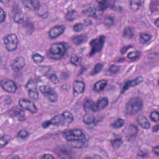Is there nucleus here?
<instances>
[{"mask_svg":"<svg viewBox=\"0 0 159 159\" xmlns=\"http://www.w3.org/2000/svg\"><path fill=\"white\" fill-rule=\"evenodd\" d=\"M123 36L128 39H132L134 36L133 29L129 27L125 28L123 30Z\"/></svg>","mask_w":159,"mask_h":159,"instance_id":"5701e85b","label":"nucleus"},{"mask_svg":"<svg viewBox=\"0 0 159 159\" xmlns=\"http://www.w3.org/2000/svg\"><path fill=\"white\" fill-rule=\"evenodd\" d=\"M46 96L48 100L51 102H56L58 100V95L56 91L53 90Z\"/></svg>","mask_w":159,"mask_h":159,"instance_id":"a211bd4d","label":"nucleus"},{"mask_svg":"<svg viewBox=\"0 0 159 159\" xmlns=\"http://www.w3.org/2000/svg\"><path fill=\"white\" fill-rule=\"evenodd\" d=\"M22 111L21 109L18 107L15 106L9 111V113L12 116H16L20 114Z\"/></svg>","mask_w":159,"mask_h":159,"instance_id":"393cba45","label":"nucleus"},{"mask_svg":"<svg viewBox=\"0 0 159 159\" xmlns=\"http://www.w3.org/2000/svg\"><path fill=\"white\" fill-rule=\"evenodd\" d=\"M84 122L86 124H92L95 126L97 122H95L94 117L92 116L85 115L83 118Z\"/></svg>","mask_w":159,"mask_h":159,"instance_id":"aec40b11","label":"nucleus"},{"mask_svg":"<svg viewBox=\"0 0 159 159\" xmlns=\"http://www.w3.org/2000/svg\"><path fill=\"white\" fill-rule=\"evenodd\" d=\"M124 124V120L121 119H118L111 123V125L113 128L117 129L121 127Z\"/></svg>","mask_w":159,"mask_h":159,"instance_id":"b1692460","label":"nucleus"},{"mask_svg":"<svg viewBox=\"0 0 159 159\" xmlns=\"http://www.w3.org/2000/svg\"><path fill=\"white\" fill-rule=\"evenodd\" d=\"M5 18V14L3 10L0 8V22H3Z\"/></svg>","mask_w":159,"mask_h":159,"instance_id":"8fccbe9b","label":"nucleus"},{"mask_svg":"<svg viewBox=\"0 0 159 159\" xmlns=\"http://www.w3.org/2000/svg\"><path fill=\"white\" fill-rule=\"evenodd\" d=\"M50 78L53 84H56L58 83L57 77L55 74L51 75L50 76Z\"/></svg>","mask_w":159,"mask_h":159,"instance_id":"09e8293b","label":"nucleus"},{"mask_svg":"<svg viewBox=\"0 0 159 159\" xmlns=\"http://www.w3.org/2000/svg\"><path fill=\"white\" fill-rule=\"evenodd\" d=\"M152 35L148 34H143L141 35L140 38V42L142 44H145L149 41L151 39Z\"/></svg>","mask_w":159,"mask_h":159,"instance_id":"cd10ccee","label":"nucleus"},{"mask_svg":"<svg viewBox=\"0 0 159 159\" xmlns=\"http://www.w3.org/2000/svg\"><path fill=\"white\" fill-rule=\"evenodd\" d=\"M63 136L67 141L75 142V148H80L84 144L86 139L84 135L79 130H69L63 134Z\"/></svg>","mask_w":159,"mask_h":159,"instance_id":"f03ea898","label":"nucleus"},{"mask_svg":"<svg viewBox=\"0 0 159 159\" xmlns=\"http://www.w3.org/2000/svg\"><path fill=\"white\" fill-rule=\"evenodd\" d=\"M141 52L138 51H132L129 52L127 55L128 58L133 61H135L140 58Z\"/></svg>","mask_w":159,"mask_h":159,"instance_id":"dca6fc26","label":"nucleus"},{"mask_svg":"<svg viewBox=\"0 0 159 159\" xmlns=\"http://www.w3.org/2000/svg\"><path fill=\"white\" fill-rule=\"evenodd\" d=\"M107 81L104 80L97 82L94 85V90L98 92L102 91L107 85Z\"/></svg>","mask_w":159,"mask_h":159,"instance_id":"2eb2a0df","label":"nucleus"},{"mask_svg":"<svg viewBox=\"0 0 159 159\" xmlns=\"http://www.w3.org/2000/svg\"><path fill=\"white\" fill-rule=\"evenodd\" d=\"M67 44L56 43L53 44L50 49V52L53 55H58L59 57L54 58L56 60H59L64 57L67 54Z\"/></svg>","mask_w":159,"mask_h":159,"instance_id":"7ed1b4c3","label":"nucleus"},{"mask_svg":"<svg viewBox=\"0 0 159 159\" xmlns=\"http://www.w3.org/2000/svg\"><path fill=\"white\" fill-rule=\"evenodd\" d=\"M80 70V74H82V73L84 71L86 70V68L84 66H81Z\"/></svg>","mask_w":159,"mask_h":159,"instance_id":"69168bd1","label":"nucleus"},{"mask_svg":"<svg viewBox=\"0 0 159 159\" xmlns=\"http://www.w3.org/2000/svg\"><path fill=\"white\" fill-rule=\"evenodd\" d=\"M22 101V102H23L24 104L25 103H30L31 104V105L32 106L31 108L30 109L29 108L26 107L25 108L26 109L29 110L33 113H35L36 111L37 110L36 107L35 106L34 104L32 102L27 99H24Z\"/></svg>","mask_w":159,"mask_h":159,"instance_id":"2f4dec72","label":"nucleus"},{"mask_svg":"<svg viewBox=\"0 0 159 159\" xmlns=\"http://www.w3.org/2000/svg\"><path fill=\"white\" fill-rule=\"evenodd\" d=\"M102 65L100 63L97 64L94 68L90 72V74L93 75L98 73L102 70Z\"/></svg>","mask_w":159,"mask_h":159,"instance_id":"7c9ffc66","label":"nucleus"},{"mask_svg":"<svg viewBox=\"0 0 159 159\" xmlns=\"http://www.w3.org/2000/svg\"><path fill=\"white\" fill-rule=\"evenodd\" d=\"M4 43L9 51H13L16 49L18 39L16 35L14 34L8 35L4 39Z\"/></svg>","mask_w":159,"mask_h":159,"instance_id":"39448f33","label":"nucleus"},{"mask_svg":"<svg viewBox=\"0 0 159 159\" xmlns=\"http://www.w3.org/2000/svg\"><path fill=\"white\" fill-rule=\"evenodd\" d=\"M75 81L76 84L74 88V93H76L78 94L82 93L84 90L85 87V84L83 83V80L80 81L77 80Z\"/></svg>","mask_w":159,"mask_h":159,"instance_id":"4468645a","label":"nucleus"},{"mask_svg":"<svg viewBox=\"0 0 159 159\" xmlns=\"http://www.w3.org/2000/svg\"><path fill=\"white\" fill-rule=\"evenodd\" d=\"M141 152L142 153V154H140L139 155L141 156L142 157H143V158L145 157V156L146 155H147L148 153V152H145V153H142V151H141Z\"/></svg>","mask_w":159,"mask_h":159,"instance_id":"774afa93","label":"nucleus"},{"mask_svg":"<svg viewBox=\"0 0 159 159\" xmlns=\"http://www.w3.org/2000/svg\"><path fill=\"white\" fill-rule=\"evenodd\" d=\"M76 12V11L75 10L68 11L65 17L66 20L68 21H72L73 19L70 18V17L72 16Z\"/></svg>","mask_w":159,"mask_h":159,"instance_id":"58836bf2","label":"nucleus"},{"mask_svg":"<svg viewBox=\"0 0 159 159\" xmlns=\"http://www.w3.org/2000/svg\"><path fill=\"white\" fill-rule=\"evenodd\" d=\"M108 100L107 98L99 99L98 101V104L96 105L97 107V110L98 109H102L108 105Z\"/></svg>","mask_w":159,"mask_h":159,"instance_id":"6ab92c4d","label":"nucleus"},{"mask_svg":"<svg viewBox=\"0 0 159 159\" xmlns=\"http://www.w3.org/2000/svg\"><path fill=\"white\" fill-rule=\"evenodd\" d=\"M111 143L113 147L115 148H118L122 143V139L121 138L116 139L113 140H111Z\"/></svg>","mask_w":159,"mask_h":159,"instance_id":"473e14b6","label":"nucleus"},{"mask_svg":"<svg viewBox=\"0 0 159 159\" xmlns=\"http://www.w3.org/2000/svg\"><path fill=\"white\" fill-rule=\"evenodd\" d=\"M151 120L153 122H157L159 120V112L157 111L152 112L150 116Z\"/></svg>","mask_w":159,"mask_h":159,"instance_id":"c9c22d12","label":"nucleus"},{"mask_svg":"<svg viewBox=\"0 0 159 159\" xmlns=\"http://www.w3.org/2000/svg\"><path fill=\"white\" fill-rule=\"evenodd\" d=\"M33 58L35 62L38 63L43 61L44 59V57L37 53L33 56Z\"/></svg>","mask_w":159,"mask_h":159,"instance_id":"4c0bfd02","label":"nucleus"},{"mask_svg":"<svg viewBox=\"0 0 159 159\" xmlns=\"http://www.w3.org/2000/svg\"><path fill=\"white\" fill-rule=\"evenodd\" d=\"M114 22V19L110 16H107L104 18V23L105 25L107 26H111Z\"/></svg>","mask_w":159,"mask_h":159,"instance_id":"e433bc0d","label":"nucleus"},{"mask_svg":"<svg viewBox=\"0 0 159 159\" xmlns=\"http://www.w3.org/2000/svg\"><path fill=\"white\" fill-rule=\"evenodd\" d=\"M18 136L23 140H25L28 137L29 135L28 132L26 130L21 131L18 134Z\"/></svg>","mask_w":159,"mask_h":159,"instance_id":"ea45409f","label":"nucleus"},{"mask_svg":"<svg viewBox=\"0 0 159 159\" xmlns=\"http://www.w3.org/2000/svg\"><path fill=\"white\" fill-rule=\"evenodd\" d=\"M28 91L29 96L30 98L35 100L39 99V94L38 92L31 89H29Z\"/></svg>","mask_w":159,"mask_h":159,"instance_id":"f704fd0d","label":"nucleus"},{"mask_svg":"<svg viewBox=\"0 0 159 159\" xmlns=\"http://www.w3.org/2000/svg\"><path fill=\"white\" fill-rule=\"evenodd\" d=\"M143 81V78L141 77H137L134 80L127 81L125 82V85L123 87L120 93L124 94L125 92L128 89L129 87L135 86Z\"/></svg>","mask_w":159,"mask_h":159,"instance_id":"6e6552de","label":"nucleus"},{"mask_svg":"<svg viewBox=\"0 0 159 159\" xmlns=\"http://www.w3.org/2000/svg\"><path fill=\"white\" fill-rule=\"evenodd\" d=\"M70 86L67 84H64L61 86L60 90L62 91H68L70 89Z\"/></svg>","mask_w":159,"mask_h":159,"instance_id":"603ef678","label":"nucleus"},{"mask_svg":"<svg viewBox=\"0 0 159 159\" xmlns=\"http://www.w3.org/2000/svg\"><path fill=\"white\" fill-rule=\"evenodd\" d=\"M83 29V25L81 23L76 24L73 26V31L76 32L80 31Z\"/></svg>","mask_w":159,"mask_h":159,"instance_id":"79ce46f5","label":"nucleus"},{"mask_svg":"<svg viewBox=\"0 0 159 159\" xmlns=\"http://www.w3.org/2000/svg\"><path fill=\"white\" fill-rule=\"evenodd\" d=\"M158 55V53L156 52H154L149 54L148 55V57L150 59L153 58H154L156 56Z\"/></svg>","mask_w":159,"mask_h":159,"instance_id":"bf43d9fd","label":"nucleus"},{"mask_svg":"<svg viewBox=\"0 0 159 159\" xmlns=\"http://www.w3.org/2000/svg\"><path fill=\"white\" fill-rule=\"evenodd\" d=\"M42 159H54V158L51 155L45 154Z\"/></svg>","mask_w":159,"mask_h":159,"instance_id":"4d7b16f0","label":"nucleus"},{"mask_svg":"<svg viewBox=\"0 0 159 159\" xmlns=\"http://www.w3.org/2000/svg\"><path fill=\"white\" fill-rule=\"evenodd\" d=\"M87 39L86 35H80L73 38L72 41L75 45H78L83 42L86 41Z\"/></svg>","mask_w":159,"mask_h":159,"instance_id":"f3484780","label":"nucleus"},{"mask_svg":"<svg viewBox=\"0 0 159 159\" xmlns=\"http://www.w3.org/2000/svg\"><path fill=\"white\" fill-rule=\"evenodd\" d=\"M39 16L42 17L43 18H46L48 16V13L46 11L39 12Z\"/></svg>","mask_w":159,"mask_h":159,"instance_id":"6e6d98bb","label":"nucleus"},{"mask_svg":"<svg viewBox=\"0 0 159 159\" xmlns=\"http://www.w3.org/2000/svg\"><path fill=\"white\" fill-rule=\"evenodd\" d=\"M133 45L129 44L127 46L122 48L120 49V52L121 54H124L127 51L128 49L133 48Z\"/></svg>","mask_w":159,"mask_h":159,"instance_id":"de8ad7c7","label":"nucleus"},{"mask_svg":"<svg viewBox=\"0 0 159 159\" xmlns=\"http://www.w3.org/2000/svg\"><path fill=\"white\" fill-rule=\"evenodd\" d=\"M85 25L86 26H88L91 24V21L89 19H86L84 20Z\"/></svg>","mask_w":159,"mask_h":159,"instance_id":"0e129e2a","label":"nucleus"},{"mask_svg":"<svg viewBox=\"0 0 159 159\" xmlns=\"http://www.w3.org/2000/svg\"><path fill=\"white\" fill-rule=\"evenodd\" d=\"M23 16L20 13H16L15 14L14 20V21L18 24H22L23 22Z\"/></svg>","mask_w":159,"mask_h":159,"instance_id":"c85d7f7f","label":"nucleus"},{"mask_svg":"<svg viewBox=\"0 0 159 159\" xmlns=\"http://www.w3.org/2000/svg\"><path fill=\"white\" fill-rule=\"evenodd\" d=\"M83 106L86 111L89 110L94 112L97 111V106L92 100H87L84 102Z\"/></svg>","mask_w":159,"mask_h":159,"instance_id":"ddd939ff","label":"nucleus"},{"mask_svg":"<svg viewBox=\"0 0 159 159\" xmlns=\"http://www.w3.org/2000/svg\"><path fill=\"white\" fill-rule=\"evenodd\" d=\"M59 119L60 117L57 116L53 117L50 120L45 122L43 125V128H46L51 124L56 125L58 123L57 119Z\"/></svg>","mask_w":159,"mask_h":159,"instance_id":"412c9836","label":"nucleus"},{"mask_svg":"<svg viewBox=\"0 0 159 159\" xmlns=\"http://www.w3.org/2000/svg\"><path fill=\"white\" fill-rule=\"evenodd\" d=\"M130 129L133 130L134 133L133 134H131L128 139V141H131L135 139L136 137V133L138 132L137 128L136 126H133L130 127Z\"/></svg>","mask_w":159,"mask_h":159,"instance_id":"72a5a7b5","label":"nucleus"},{"mask_svg":"<svg viewBox=\"0 0 159 159\" xmlns=\"http://www.w3.org/2000/svg\"><path fill=\"white\" fill-rule=\"evenodd\" d=\"M58 116L60 117L59 119H57L58 123H66L69 124L72 122L73 119L72 114L68 111L64 112L62 113L61 117V115Z\"/></svg>","mask_w":159,"mask_h":159,"instance_id":"9b49d317","label":"nucleus"},{"mask_svg":"<svg viewBox=\"0 0 159 159\" xmlns=\"http://www.w3.org/2000/svg\"><path fill=\"white\" fill-rule=\"evenodd\" d=\"M55 152L57 154H58L60 152L66 153V150L64 149H62L61 147H57L55 149Z\"/></svg>","mask_w":159,"mask_h":159,"instance_id":"3c124183","label":"nucleus"},{"mask_svg":"<svg viewBox=\"0 0 159 159\" xmlns=\"http://www.w3.org/2000/svg\"><path fill=\"white\" fill-rule=\"evenodd\" d=\"M70 61L72 64L76 65H77L80 63L79 58L76 55L71 57Z\"/></svg>","mask_w":159,"mask_h":159,"instance_id":"a18cd8bd","label":"nucleus"},{"mask_svg":"<svg viewBox=\"0 0 159 159\" xmlns=\"http://www.w3.org/2000/svg\"><path fill=\"white\" fill-rule=\"evenodd\" d=\"M39 89L41 92L45 96L53 90L49 85L41 86L39 87Z\"/></svg>","mask_w":159,"mask_h":159,"instance_id":"4be33fe9","label":"nucleus"},{"mask_svg":"<svg viewBox=\"0 0 159 159\" xmlns=\"http://www.w3.org/2000/svg\"><path fill=\"white\" fill-rule=\"evenodd\" d=\"M25 59L21 57H17L13 61L11 64L12 69L15 72H18L25 66Z\"/></svg>","mask_w":159,"mask_h":159,"instance_id":"1a4fd4ad","label":"nucleus"},{"mask_svg":"<svg viewBox=\"0 0 159 159\" xmlns=\"http://www.w3.org/2000/svg\"><path fill=\"white\" fill-rule=\"evenodd\" d=\"M22 3L24 7L30 9V5L35 9H39L40 6L39 0H22Z\"/></svg>","mask_w":159,"mask_h":159,"instance_id":"f8f14e48","label":"nucleus"},{"mask_svg":"<svg viewBox=\"0 0 159 159\" xmlns=\"http://www.w3.org/2000/svg\"><path fill=\"white\" fill-rule=\"evenodd\" d=\"M147 118L143 115H139L137 119L138 125L140 126L143 122H144V121Z\"/></svg>","mask_w":159,"mask_h":159,"instance_id":"c03bdc74","label":"nucleus"},{"mask_svg":"<svg viewBox=\"0 0 159 159\" xmlns=\"http://www.w3.org/2000/svg\"><path fill=\"white\" fill-rule=\"evenodd\" d=\"M26 27L29 29H34V25L32 22H29L26 24Z\"/></svg>","mask_w":159,"mask_h":159,"instance_id":"5fc2aeb1","label":"nucleus"},{"mask_svg":"<svg viewBox=\"0 0 159 159\" xmlns=\"http://www.w3.org/2000/svg\"><path fill=\"white\" fill-rule=\"evenodd\" d=\"M159 130V125L154 126L152 129V132H157Z\"/></svg>","mask_w":159,"mask_h":159,"instance_id":"680f3d73","label":"nucleus"},{"mask_svg":"<svg viewBox=\"0 0 159 159\" xmlns=\"http://www.w3.org/2000/svg\"><path fill=\"white\" fill-rule=\"evenodd\" d=\"M105 36H101L99 39H93L90 42V45L92 47L89 56L91 57L95 54L96 52H100L103 46L105 40Z\"/></svg>","mask_w":159,"mask_h":159,"instance_id":"20e7f679","label":"nucleus"},{"mask_svg":"<svg viewBox=\"0 0 159 159\" xmlns=\"http://www.w3.org/2000/svg\"><path fill=\"white\" fill-rule=\"evenodd\" d=\"M144 122H143L140 126L143 129H148L150 127V123L148 122L147 119L144 121Z\"/></svg>","mask_w":159,"mask_h":159,"instance_id":"49530a36","label":"nucleus"},{"mask_svg":"<svg viewBox=\"0 0 159 159\" xmlns=\"http://www.w3.org/2000/svg\"><path fill=\"white\" fill-rule=\"evenodd\" d=\"M130 4L132 9L136 11L141 6V2L140 0H131Z\"/></svg>","mask_w":159,"mask_h":159,"instance_id":"bb28decb","label":"nucleus"},{"mask_svg":"<svg viewBox=\"0 0 159 159\" xmlns=\"http://www.w3.org/2000/svg\"><path fill=\"white\" fill-rule=\"evenodd\" d=\"M1 85L6 91L9 93H14L17 87L14 82L12 80L7 79H3L0 81Z\"/></svg>","mask_w":159,"mask_h":159,"instance_id":"0eeeda50","label":"nucleus"},{"mask_svg":"<svg viewBox=\"0 0 159 159\" xmlns=\"http://www.w3.org/2000/svg\"><path fill=\"white\" fill-rule=\"evenodd\" d=\"M61 76L63 79H66L69 77V75L67 73L63 72L61 74Z\"/></svg>","mask_w":159,"mask_h":159,"instance_id":"13d9d810","label":"nucleus"},{"mask_svg":"<svg viewBox=\"0 0 159 159\" xmlns=\"http://www.w3.org/2000/svg\"><path fill=\"white\" fill-rule=\"evenodd\" d=\"M107 0H97L98 3L94 4L89 8L83 10L82 13L98 20H101L103 17V11L108 7L106 4Z\"/></svg>","mask_w":159,"mask_h":159,"instance_id":"f257e3e1","label":"nucleus"},{"mask_svg":"<svg viewBox=\"0 0 159 159\" xmlns=\"http://www.w3.org/2000/svg\"><path fill=\"white\" fill-rule=\"evenodd\" d=\"M120 67L114 65H110L108 71L112 74H116L119 72Z\"/></svg>","mask_w":159,"mask_h":159,"instance_id":"c756f323","label":"nucleus"},{"mask_svg":"<svg viewBox=\"0 0 159 159\" xmlns=\"http://www.w3.org/2000/svg\"><path fill=\"white\" fill-rule=\"evenodd\" d=\"M11 139L10 136L6 135L0 138V148L3 147L8 143Z\"/></svg>","mask_w":159,"mask_h":159,"instance_id":"a878e982","label":"nucleus"},{"mask_svg":"<svg viewBox=\"0 0 159 159\" xmlns=\"http://www.w3.org/2000/svg\"><path fill=\"white\" fill-rule=\"evenodd\" d=\"M20 115L19 117V120L20 122L25 120L26 118L25 116L24 112L23 111L22 112Z\"/></svg>","mask_w":159,"mask_h":159,"instance_id":"864d4df0","label":"nucleus"},{"mask_svg":"<svg viewBox=\"0 0 159 159\" xmlns=\"http://www.w3.org/2000/svg\"><path fill=\"white\" fill-rule=\"evenodd\" d=\"M155 24L157 27H159V18L155 21Z\"/></svg>","mask_w":159,"mask_h":159,"instance_id":"338daca9","label":"nucleus"},{"mask_svg":"<svg viewBox=\"0 0 159 159\" xmlns=\"http://www.w3.org/2000/svg\"><path fill=\"white\" fill-rule=\"evenodd\" d=\"M153 151L156 155L159 156V146L156 147L154 149Z\"/></svg>","mask_w":159,"mask_h":159,"instance_id":"e2e57ef3","label":"nucleus"},{"mask_svg":"<svg viewBox=\"0 0 159 159\" xmlns=\"http://www.w3.org/2000/svg\"><path fill=\"white\" fill-rule=\"evenodd\" d=\"M65 30L64 26H56L52 28L49 32V37L51 39H54L63 34Z\"/></svg>","mask_w":159,"mask_h":159,"instance_id":"9d476101","label":"nucleus"},{"mask_svg":"<svg viewBox=\"0 0 159 159\" xmlns=\"http://www.w3.org/2000/svg\"><path fill=\"white\" fill-rule=\"evenodd\" d=\"M112 9L118 11H121L122 10V7L120 6H118L117 7H115L114 6H113V7L112 8Z\"/></svg>","mask_w":159,"mask_h":159,"instance_id":"052dcab7","label":"nucleus"},{"mask_svg":"<svg viewBox=\"0 0 159 159\" xmlns=\"http://www.w3.org/2000/svg\"><path fill=\"white\" fill-rule=\"evenodd\" d=\"M49 68L48 67L42 66L39 70V71L42 73L43 75H47V73L49 71Z\"/></svg>","mask_w":159,"mask_h":159,"instance_id":"37998d69","label":"nucleus"},{"mask_svg":"<svg viewBox=\"0 0 159 159\" xmlns=\"http://www.w3.org/2000/svg\"><path fill=\"white\" fill-rule=\"evenodd\" d=\"M143 108V104L142 100L137 98L134 99L131 103L127 109L128 113L130 115L137 112L141 110Z\"/></svg>","mask_w":159,"mask_h":159,"instance_id":"423d86ee","label":"nucleus"},{"mask_svg":"<svg viewBox=\"0 0 159 159\" xmlns=\"http://www.w3.org/2000/svg\"><path fill=\"white\" fill-rule=\"evenodd\" d=\"M25 87L26 88H29L30 89H29L33 90L34 89H36L37 86L34 83L33 80H30L26 85Z\"/></svg>","mask_w":159,"mask_h":159,"instance_id":"a19ab883","label":"nucleus"}]
</instances>
